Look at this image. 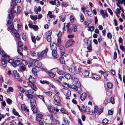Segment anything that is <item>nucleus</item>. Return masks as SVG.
Segmentation results:
<instances>
[{
    "label": "nucleus",
    "instance_id": "obj_32",
    "mask_svg": "<svg viewBox=\"0 0 125 125\" xmlns=\"http://www.w3.org/2000/svg\"><path fill=\"white\" fill-rule=\"evenodd\" d=\"M17 3L15 2V0H12V2L11 4V7H13L16 5Z\"/></svg>",
    "mask_w": 125,
    "mask_h": 125
},
{
    "label": "nucleus",
    "instance_id": "obj_15",
    "mask_svg": "<svg viewBox=\"0 0 125 125\" xmlns=\"http://www.w3.org/2000/svg\"><path fill=\"white\" fill-rule=\"evenodd\" d=\"M52 70L55 71L56 72L57 71V73L60 75H62L63 74V72L61 70L58 71L57 68L53 69Z\"/></svg>",
    "mask_w": 125,
    "mask_h": 125
},
{
    "label": "nucleus",
    "instance_id": "obj_13",
    "mask_svg": "<svg viewBox=\"0 0 125 125\" xmlns=\"http://www.w3.org/2000/svg\"><path fill=\"white\" fill-rule=\"evenodd\" d=\"M88 43H89V45L87 47V49L89 51V52H91L92 51V46L91 44V41L89 40H88L87 41V44Z\"/></svg>",
    "mask_w": 125,
    "mask_h": 125
},
{
    "label": "nucleus",
    "instance_id": "obj_33",
    "mask_svg": "<svg viewBox=\"0 0 125 125\" xmlns=\"http://www.w3.org/2000/svg\"><path fill=\"white\" fill-rule=\"evenodd\" d=\"M81 108L80 110L83 112H84L85 110V108L83 104H82L81 105Z\"/></svg>",
    "mask_w": 125,
    "mask_h": 125
},
{
    "label": "nucleus",
    "instance_id": "obj_45",
    "mask_svg": "<svg viewBox=\"0 0 125 125\" xmlns=\"http://www.w3.org/2000/svg\"><path fill=\"white\" fill-rule=\"evenodd\" d=\"M8 16L10 19H12L14 17V14L13 13H10V14H9L8 15Z\"/></svg>",
    "mask_w": 125,
    "mask_h": 125
},
{
    "label": "nucleus",
    "instance_id": "obj_34",
    "mask_svg": "<svg viewBox=\"0 0 125 125\" xmlns=\"http://www.w3.org/2000/svg\"><path fill=\"white\" fill-rule=\"evenodd\" d=\"M21 63L23 66H25L27 64V61L25 60H22Z\"/></svg>",
    "mask_w": 125,
    "mask_h": 125
},
{
    "label": "nucleus",
    "instance_id": "obj_24",
    "mask_svg": "<svg viewBox=\"0 0 125 125\" xmlns=\"http://www.w3.org/2000/svg\"><path fill=\"white\" fill-rule=\"evenodd\" d=\"M32 73L35 76H37V70L35 68H33L32 70Z\"/></svg>",
    "mask_w": 125,
    "mask_h": 125
},
{
    "label": "nucleus",
    "instance_id": "obj_53",
    "mask_svg": "<svg viewBox=\"0 0 125 125\" xmlns=\"http://www.w3.org/2000/svg\"><path fill=\"white\" fill-rule=\"evenodd\" d=\"M21 8L20 6L17 7V13H19L21 11Z\"/></svg>",
    "mask_w": 125,
    "mask_h": 125
},
{
    "label": "nucleus",
    "instance_id": "obj_55",
    "mask_svg": "<svg viewBox=\"0 0 125 125\" xmlns=\"http://www.w3.org/2000/svg\"><path fill=\"white\" fill-rule=\"evenodd\" d=\"M14 35L15 37L18 40H20V35L17 32V33L14 34Z\"/></svg>",
    "mask_w": 125,
    "mask_h": 125
},
{
    "label": "nucleus",
    "instance_id": "obj_1",
    "mask_svg": "<svg viewBox=\"0 0 125 125\" xmlns=\"http://www.w3.org/2000/svg\"><path fill=\"white\" fill-rule=\"evenodd\" d=\"M26 95L28 97V99L30 100L31 107L33 113H37V110L35 107L36 103L35 99L33 98V95L32 94H26Z\"/></svg>",
    "mask_w": 125,
    "mask_h": 125
},
{
    "label": "nucleus",
    "instance_id": "obj_57",
    "mask_svg": "<svg viewBox=\"0 0 125 125\" xmlns=\"http://www.w3.org/2000/svg\"><path fill=\"white\" fill-rule=\"evenodd\" d=\"M71 95V91H67L66 94V96L67 97H69Z\"/></svg>",
    "mask_w": 125,
    "mask_h": 125
},
{
    "label": "nucleus",
    "instance_id": "obj_41",
    "mask_svg": "<svg viewBox=\"0 0 125 125\" xmlns=\"http://www.w3.org/2000/svg\"><path fill=\"white\" fill-rule=\"evenodd\" d=\"M60 110L62 113L68 115V112L64 108H62Z\"/></svg>",
    "mask_w": 125,
    "mask_h": 125
},
{
    "label": "nucleus",
    "instance_id": "obj_9",
    "mask_svg": "<svg viewBox=\"0 0 125 125\" xmlns=\"http://www.w3.org/2000/svg\"><path fill=\"white\" fill-rule=\"evenodd\" d=\"M48 108L49 111L51 113H53L54 112L55 108L53 105H49Z\"/></svg>",
    "mask_w": 125,
    "mask_h": 125
},
{
    "label": "nucleus",
    "instance_id": "obj_26",
    "mask_svg": "<svg viewBox=\"0 0 125 125\" xmlns=\"http://www.w3.org/2000/svg\"><path fill=\"white\" fill-rule=\"evenodd\" d=\"M22 51V47H18L17 49V51L18 53L21 55H22V53H21Z\"/></svg>",
    "mask_w": 125,
    "mask_h": 125
},
{
    "label": "nucleus",
    "instance_id": "obj_30",
    "mask_svg": "<svg viewBox=\"0 0 125 125\" xmlns=\"http://www.w3.org/2000/svg\"><path fill=\"white\" fill-rule=\"evenodd\" d=\"M60 21L64 22L65 20V15L61 16L59 17Z\"/></svg>",
    "mask_w": 125,
    "mask_h": 125
},
{
    "label": "nucleus",
    "instance_id": "obj_43",
    "mask_svg": "<svg viewBox=\"0 0 125 125\" xmlns=\"http://www.w3.org/2000/svg\"><path fill=\"white\" fill-rule=\"evenodd\" d=\"M55 4L57 7H59L60 6V3L58 0H55Z\"/></svg>",
    "mask_w": 125,
    "mask_h": 125
},
{
    "label": "nucleus",
    "instance_id": "obj_6",
    "mask_svg": "<svg viewBox=\"0 0 125 125\" xmlns=\"http://www.w3.org/2000/svg\"><path fill=\"white\" fill-rule=\"evenodd\" d=\"M74 42V41L73 39H70L66 42L65 46L66 48H68L71 46Z\"/></svg>",
    "mask_w": 125,
    "mask_h": 125
},
{
    "label": "nucleus",
    "instance_id": "obj_60",
    "mask_svg": "<svg viewBox=\"0 0 125 125\" xmlns=\"http://www.w3.org/2000/svg\"><path fill=\"white\" fill-rule=\"evenodd\" d=\"M63 121L64 123L65 124V125H69V124L70 122L68 120H66V121L64 119H63Z\"/></svg>",
    "mask_w": 125,
    "mask_h": 125
},
{
    "label": "nucleus",
    "instance_id": "obj_62",
    "mask_svg": "<svg viewBox=\"0 0 125 125\" xmlns=\"http://www.w3.org/2000/svg\"><path fill=\"white\" fill-rule=\"evenodd\" d=\"M107 36L108 38L111 39L112 37L111 34L109 32L107 34Z\"/></svg>",
    "mask_w": 125,
    "mask_h": 125
},
{
    "label": "nucleus",
    "instance_id": "obj_64",
    "mask_svg": "<svg viewBox=\"0 0 125 125\" xmlns=\"http://www.w3.org/2000/svg\"><path fill=\"white\" fill-rule=\"evenodd\" d=\"M16 122L14 120L11 121L10 122V125H16Z\"/></svg>",
    "mask_w": 125,
    "mask_h": 125
},
{
    "label": "nucleus",
    "instance_id": "obj_23",
    "mask_svg": "<svg viewBox=\"0 0 125 125\" xmlns=\"http://www.w3.org/2000/svg\"><path fill=\"white\" fill-rule=\"evenodd\" d=\"M31 55L32 56H37L38 58L39 56V52H36L35 51L31 53Z\"/></svg>",
    "mask_w": 125,
    "mask_h": 125
},
{
    "label": "nucleus",
    "instance_id": "obj_16",
    "mask_svg": "<svg viewBox=\"0 0 125 125\" xmlns=\"http://www.w3.org/2000/svg\"><path fill=\"white\" fill-rule=\"evenodd\" d=\"M92 78L94 79L99 80L100 79V76L95 74H92Z\"/></svg>",
    "mask_w": 125,
    "mask_h": 125
},
{
    "label": "nucleus",
    "instance_id": "obj_35",
    "mask_svg": "<svg viewBox=\"0 0 125 125\" xmlns=\"http://www.w3.org/2000/svg\"><path fill=\"white\" fill-rule=\"evenodd\" d=\"M20 71L21 72H23L25 70L26 68L25 66L22 65L20 67Z\"/></svg>",
    "mask_w": 125,
    "mask_h": 125
},
{
    "label": "nucleus",
    "instance_id": "obj_56",
    "mask_svg": "<svg viewBox=\"0 0 125 125\" xmlns=\"http://www.w3.org/2000/svg\"><path fill=\"white\" fill-rule=\"evenodd\" d=\"M6 102L7 103L9 104L10 105L11 104L12 101L10 99H7L6 100Z\"/></svg>",
    "mask_w": 125,
    "mask_h": 125
},
{
    "label": "nucleus",
    "instance_id": "obj_39",
    "mask_svg": "<svg viewBox=\"0 0 125 125\" xmlns=\"http://www.w3.org/2000/svg\"><path fill=\"white\" fill-rule=\"evenodd\" d=\"M40 82L41 83L43 84L45 83L48 84L50 83L49 82L47 81L46 80H40Z\"/></svg>",
    "mask_w": 125,
    "mask_h": 125
},
{
    "label": "nucleus",
    "instance_id": "obj_11",
    "mask_svg": "<svg viewBox=\"0 0 125 125\" xmlns=\"http://www.w3.org/2000/svg\"><path fill=\"white\" fill-rule=\"evenodd\" d=\"M52 56L55 58H56L58 57V54H57V51L55 50H52Z\"/></svg>",
    "mask_w": 125,
    "mask_h": 125
},
{
    "label": "nucleus",
    "instance_id": "obj_63",
    "mask_svg": "<svg viewBox=\"0 0 125 125\" xmlns=\"http://www.w3.org/2000/svg\"><path fill=\"white\" fill-rule=\"evenodd\" d=\"M120 48L123 51H125V46L121 45L120 46Z\"/></svg>",
    "mask_w": 125,
    "mask_h": 125
},
{
    "label": "nucleus",
    "instance_id": "obj_40",
    "mask_svg": "<svg viewBox=\"0 0 125 125\" xmlns=\"http://www.w3.org/2000/svg\"><path fill=\"white\" fill-rule=\"evenodd\" d=\"M73 30L74 32L77 31V26L76 24H73Z\"/></svg>",
    "mask_w": 125,
    "mask_h": 125
},
{
    "label": "nucleus",
    "instance_id": "obj_31",
    "mask_svg": "<svg viewBox=\"0 0 125 125\" xmlns=\"http://www.w3.org/2000/svg\"><path fill=\"white\" fill-rule=\"evenodd\" d=\"M84 20V18L83 15L82 13L80 14V21L82 22H83Z\"/></svg>",
    "mask_w": 125,
    "mask_h": 125
},
{
    "label": "nucleus",
    "instance_id": "obj_7",
    "mask_svg": "<svg viewBox=\"0 0 125 125\" xmlns=\"http://www.w3.org/2000/svg\"><path fill=\"white\" fill-rule=\"evenodd\" d=\"M100 12L103 18H105V16L107 17L108 16V15L106 11H104L103 10L101 9L100 10Z\"/></svg>",
    "mask_w": 125,
    "mask_h": 125
},
{
    "label": "nucleus",
    "instance_id": "obj_47",
    "mask_svg": "<svg viewBox=\"0 0 125 125\" xmlns=\"http://www.w3.org/2000/svg\"><path fill=\"white\" fill-rule=\"evenodd\" d=\"M27 92L28 94H33L34 93V91L30 89L27 90Z\"/></svg>",
    "mask_w": 125,
    "mask_h": 125
},
{
    "label": "nucleus",
    "instance_id": "obj_27",
    "mask_svg": "<svg viewBox=\"0 0 125 125\" xmlns=\"http://www.w3.org/2000/svg\"><path fill=\"white\" fill-rule=\"evenodd\" d=\"M65 77L67 79H70L71 77V75L68 73H65L64 74Z\"/></svg>",
    "mask_w": 125,
    "mask_h": 125
},
{
    "label": "nucleus",
    "instance_id": "obj_8",
    "mask_svg": "<svg viewBox=\"0 0 125 125\" xmlns=\"http://www.w3.org/2000/svg\"><path fill=\"white\" fill-rule=\"evenodd\" d=\"M29 81L28 82V85H30L31 83H34L35 82V80L32 76L30 75L28 79Z\"/></svg>",
    "mask_w": 125,
    "mask_h": 125
},
{
    "label": "nucleus",
    "instance_id": "obj_21",
    "mask_svg": "<svg viewBox=\"0 0 125 125\" xmlns=\"http://www.w3.org/2000/svg\"><path fill=\"white\" fill-rule=\"evenodd\" d=\"M9 57V56H8L6 54L5 56L2 57L1 60H4L6 61H7L10 58Z\"/></svg>",
    "mask_w": 125,
    "mask_h": 125
},
{
    "label": "nucleus",
    "instance_id": "obj_59",
    "mask_svg": "<svg viewBox=\"0 0 125 125\" xmlns=\"http://www.w3.org/2000/svg\"><path fill=\"white\" fill-rule=\"evenodd\" d=\"M49 75L52 78H53L54 76V74L52 73L49 72Z\"/></svg>",
    "mask_w": 125,
    "mask_h": 125
},
{
    "label": "nucleus",
    "instance_id": "obj_4",
    "mask_svg": "<svg viewBox=\"0 0 125 125\" xmlns=\"http://www.w3.org/2000/svg\"><path fill=\"white\" fill-rule=\"evenodd\" d=\"M48 49L47 48L42 52L40 54H39V56L38 57V59L39 60L41 59L42 58L43 56H46V53L48 51Z\"/></svg>",
    "mask_w": 125,
    "mask_h": 125
},
{
    "label": "nucleus",
    "instance_id": "obj_46",
    "mask_svg": "<svg viewBox=\"0 0 125 125\" xmlns=\"http://www.w3.org/2000/svg\"><path fill=\"white\" fill-rule=\"evenodd\" d=\"M85 112H86L87 114H90V108L89 107H87L86 108H85Z\"/></svg>",
    "mask_w": 125,
    "mask_h": 125
},
{
    "label": "nucleus",
    "instance_id": "obj_3",
    "mask_svg": "<svg viewBox=\"0 0 125 125\" xmlns=\"http://www.w3.org/2000/svg\"><path fill=\"white\" fill-rule=\"evenodd\" d=\"M76 67L74 64H72L69 68V71L73 74H77V72L76 69Z\"/></svg>",
    "mask_w": 125,
    "mask_h": 125
},
{
    "label": "nucleus",
    "instance_id": "obj_36",
    "mask_svg": "<svg viewBox=\"0 0 125 125\" xmlns=\"http://www.w3.org/2000/svg\"><path fill=\"white\" fill-rule=\"evenodd\" d=\"M31 18L33 20H34V24H35L36 22V20L37 19V17L36 16H30Z\"/></svg>",
    "mask_w": 125,
    "mask_h": 125
},
{
    "label": "nucleus",
    "instance_id": "obj_25",
    "mask_svg": "<svg viewBox=\"0 0 125 125\" xmlns=\"http://www.w3.org/2000/svg\"><path fill=\"white\" fill-rule=\"evenodd\" d=\"M12 113L14 115L18 116H20L18 113L16 111V110L14 108H13L12 109Z\"/></svg>",
    "mask_w": 125,
    "mask_h": 125
},
{
    "label": "nucleus",
    "instance_id": "obj_19",
    "mask_svg": "<svg viewBox=\"0 0 125 125\" xmlns=\"http://www.w3.org/2000/svg\"><path fill=\"white\" fill-rule=\"evenodd\" d=\"M30 85L31 88L34 91H36L37 90V87L34 83H31L30 85Z\"/></svg>",
    "mask_w": 125,
    "mask_h": 125
},
{
    "label": "nucleus",
    "instance_id": "obj_61",
    "mask_svg": "<svg viewBox=\"0 0 125 125\" xmlns=\"http://www.w3.org/2000/svg\"><path fill=\"white\" fill-rule=\"evenodd\" d=\"M14 7H12L10 10V13H15L16 12V11L14 10Z\"/></svg>",
    "mask_w": 125,
    "mask_h": 125
},
{
    "label": "nucleus",
    "instance_id": "obj_14",
    "mask_svg": "<svg viewBox=\"0 0 125 125\" xmlns=\"http://www.w3.org/2000/svg\"><path fill=\"white\" fill-rule=\"evenodd\" d=\"M21 63L20 61L18 60H16L14 62H13L12 64V66L14 67H15L19 65Z\"/></svg>",
    "mask_w": 125,
    "mask_h": 125
},
{
    "label": "nucleus",
    "instance_id": "obj_17",
    "mask_svg": "<svg viewBox=\"0 0 125 125\" xmlns=\"http://www.w3.org/2000/svg\"><path fill=\"white\" fill-rule=\"evenodd\" d=\"M42 117V115L40 114L39 113L36 115V119L37 121H40Z\"/></svg>",
    "mask_w": 125,
    "mask_h": 125
},
{
    "label": "nucleus",
    "instance_id": "obj_50",
    "mask_svg": "<svg viewBox=\"0 0 125 125\" xmlns=\"http://www.w3.org/2000/svg\"><path fill=\"white\" fill-rule=\"evenodd\" d=\"M110 102L112 104H114V97H111L110 98Z\"/></svg>",
    "mask_w": 125,
    "mask_h": 125
},
{
    "label": "nucleus",
    "instance_id": "obj_29",
    "mask_svg": "<svg viewBox=\"0 0 125 125\" xmlns=\"http://www.w3.org/2000/svg\"><path fill=\"white\" fill-rule=\"evenodd\" d=\"M13 91V89L12 87H9L8 89L6 90V92L7 93L10 92H12Z\"/></svg>",
    "mask_w": 125,
    "mask_h": 125
},
{
    "label": "nucleus",
    "instance_id": "obj_5",
    "mask_svg": "<svg viewBox=\"0 0 125 125\" xmlns=\"http://www.w3.org/2000/svg\"><path fill=\"white\" fill-rule=\"evenodd\" d=\"M12 74L14 75V77L15 79L18 80L20 81L21 82L22 81V80L19 78V73L17 72L16 71H12Z\"/></svg>",
    "mask_w": 125,
    "mask_h": 125
},
{
    "label": "nucleus",
    "instance_id": "obj_48",
    "mask_svg": "<svg viewBox=\"0 0 125 125\" xmlns=\"http://www.w3.org/2000/svg\"><path fill=\"white\" fill-rule=\"evenodd\" d=\"M45 93L49 96H51L52 94V93L51 91H48L47 92H45Z\"/></svg>",
    "mask_w": 125,
    "mask_h": 125
},
{
    "label": "nucleus",
    "instance_id": "obj_20",
    "mask_svg": "<svg viewBox=\"0 0 125 125\" xmlns=\"http://www.w3.org/2000/svg\"><path fill=\"white\" fill-rule=\"evenodd\" d=\"M7 61L4 60H1V64L2 66L4 67H5L7 65Z\"/></svg>",
    "mask_w": 125,
    "mask_h": 125
},
{
    "label": "nucleus",
    "instance_id": "obj_12",
    "mask_svg": "<svg viewBox=\"0 0 125 125\" xmlns=\"http://www.w3.org/2000/svg\"><path fill=\"white\" fill-rule=\"evenodd\" d=\"M34 96L36 99H37L39 98L40 99H42L44 103H45L44 100V97L43 96L35 94L34 95Z\"/></svg>",
    "mask_w": 125,
    "mask_h": 125
},
{
    "label": "nucleus",
    "instance_id": "obj_44",
    "mask_svg": "<svg viewBox=\"0 0 125 125\" xmlns=\"http://www.w3.org/2000/svg\"><path fill=\"white\" fill-rule=\"evenodd\" d=\"M61 84H63V86L66 88L69 87V85L65 82H63Z\"/></svg>",
    "mask_w": 125,
    "mask_h": 125
},
{
    "label": "nucleus",
    "instance_id": "obj_18",
    "mask_svg": "<svg viewBox=\"0 0 125 125\" xmlns=\"http://www.w3.org/2000/svg\"><path fill=\"white\" fill-rule=\"evenodd\" d=\"M86 97V95L85 93H83L80 96V99L82 101H84Z\"/></svg>",
    "mask_w": 125,
    "mask_h": 125
},
{
    "label": "nucleus",
    "instance_id": "obj_58",
    "mask_svg": "<svg viewBox=\"0 0 125 125\" xmlns=\"http://www.w3.org/2000/svg\"><path fill=\"white\" fill-rule=\"evenodd\" d=\"M71 88L73 89H74L76 91H77L78 90V87L77 86H76L74 85H72Z\"/></svg>",
    "mask_w": 125,
    "mask_h": 125
},
{
    "label": "nucleus",
    "instance_id": "obj_42",
    "mask_svg": "<svg viewBox=\"0 0 125 125\" xmlns=\"http://www.w3.org/2000/svg\"><path fill=\"white\" fill-rule=\"evenodd\" d=\"M102 122L103 124L106 125L108 124V120L106 119H104L102 120Z\"/></svg>",
    "mask_w": 125,
    "mask_h": 125
},
{
    "label": "nucleus",
    "instance_id": "obj_52",
    "mask_svg": "<svg viewBox=\"0 0 125 125\" xmlns=\"http://www.w3.org/2000/svg\"><path fill=\"white\" fill-rule=\"evenodd\" d=\"M32 28L35 31H36L38 29V26L37 25H34Z\"/></svg>",
    "mask_w": 125,
    "mask_h": 125
},
{
    "label": "nucleus",
    "instance_id": "obj_49",
    "mask_svg": "<svg viewBox=\"0 0 125 125\" xmlns=\"http://www.w3.org/2000/svg\"><path fill=\"white\" fill-rule=\"evenodd\" d=\"M46 39L47 41L49 42H50L51 41V37L50 35H47L46 36Z\"/></svg>",
    "mask_w": 125,
    "mask_h": 125
},
{
    "label": "nucleus",
    "instance_id": "obj_38",
    "mask_svg": "<svg viewBox=\"0 0 125 125\" xmlns=\"http://www.w3.org/2000/svg\"><path fill=\"white\" fill-rule=\"evenodd\" d=\"M21 108L22 110L23 111H24L27 108L26 106L24 104H22L21 105Z\"/></svg>",
    "mask_w": 125,
    "mask_h": 125
},
{
    "label": "nucleus",
    "instance_id": "obj_2",
    "mask_svg": "<svg viewBox=\"0 0 125 125\" xmlns=\"http://www.w3.org/2000/svg\"><path fill=\"white\" fill-rule=\"evenodd\" d=\"M54 102L55 105L57 106H60L61 104V100L59 97L56 95H55L53 96Z\"/></svg>",
    "mask_w": 125,
    "mask_h": 125
},
{
    "label": "nucleus",
    "instance_id": "obj_37",
    "mask_svg": "<svg viewBox=\"0 0 125 125\" xmlns=\"http://www.w3.org/2000/svg\"><path fill=\"white\" fill-rule=\"evenodd\" d=\"M59 60L60 62L62 64H64L65 63L63 57L61 56L59 58Z\"/></svg>",
    "mask_w": 125,
    "mask_h": 125
},
{
    "label": "nucleus",
    "instance_id": "obj_51",
    "mask_svg": "<svg viewBox=\"0 0 125 125\" xmlns=\"http://www.w3.org/2000/svg\"><path fill=\"white\" fill-rule=\"evenodd\" d=\"M70 21L72 23L73 22L74 20V17L72 15H71L70 16Z\"/></svg>",
    "mask_w": 125,
    "mask_h": 125
},
{
    "label": "nucleus",
    "instance_id": "obj_22",
    "mask_svg": "<svg viewBox=\"0 0 125 125\" xmlns=\"http://www.w3.org/2000/svg\"><path fill=\"white\" fill-rule=\"evenodd\" d=\"M89 72L88 71H85L82 73L83 76L84 77H87L88 76Z\"/></svg>",
    "mask_w": 125,
    "mask_h": 125
},
{
    "label": "nucleus",
    "instance_id": "obj_28",
    "mask_svg": "<svg viewBox=\"0 0 125 125\" xmlns=\"http://www.w3.org/2000/svg\"><path fill=\"white\" fill-rule=\"evenodd\" d=\"M107 87L110 89H111L113 87V85L112 83L110 82H108L107 83Z\"/></svg>",
    "mask_w": 125,
    "mask_h": 125
},
{
    "label": "nucleus",
    "instance_id": "obj_10",
    "mask_svg": "<svg viewBox=\"0 0 125 125\" xmlns=\"http://www.w3.org/2000/svg\"><path fill=\"white\" fill-rule=\"evenodd\" d=\"M35 66L37 68H40L42 66V63L38 60H36L34 62Z\"/></svg>",
    "mask_w": 125,
    "mask_h": 125
},
{
    "label": "nucleus",
    "instance_id": "obj_54",
    "mask_svg": "<svg viewBox=\"0 0 125 125\" xmlns=\"http://www.w3.org/2000/svg\"><path fill=\"white\" fill-rule=\"evenodd\" d=\"M17 44L18 45V47H22V46L23 44L21 41H19L18 42Z\"/></svg>",
    "mask_w": 125,
    "mask_h": 125
}]
</instances>
